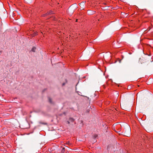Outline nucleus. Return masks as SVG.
<instances>
[{"label":"nucleus","instance_id":"nucleus-1","mask_svg":"<svg viewBox=\"0 0 153 153\" xmlns=\"http://www.w3.org/2000/svg\"><path fill=\"white\" fill-rule=\"evenodd\" d=\"M139 61L141 64H143V66L144 67L147 66L150 63L152 62V61L150 60V59L143 57L140 58Z\"/></svg>","mask_w":153,"mask_h":153},{"label":"nucleus","instance_id":"nucleus-2","mask_svg":"<svg viewBox=\"0 0 153 153\" xmlns=\"http://www.w3.org/2000/svg\"><path fill=\"white\" fill-rule=\"evenodd\" d=\"M125 132L124 133L125 135L127 137H129L130 136L131 132V128L128 126H127L125 128Z\"/></svg>","mask_w":153,"mask_h":153},{"label":"nucleus","instance_id":"nucleus-3","mask_svg":"<svg viewBox=\"0 0 153 153\" xmlns=\"http://www.w3.org/2000/svg\"><path fill=\"white\" fill-rule=\"evenodd\" d=\"M74 121V119L72 118H70L69 119V120L68 121H67V123L68 124H69L70 123V122H73Z\"/></svg>","mask_w":153,"mask_h":153},{"label":"nucleus","instance_id":"nucleus-4","mask_svg":"<svg viewBox=\"0 0 153 153\" xmlns=\"http://www.w3.org/2000/svg\"><path fill=\"white\" fill-rule=\"evenodd\" d=\"M53 14V12L51 11H50L49 12L47 13V15H51Z\"/></svg>","mask_w":153,"mask_h":153},{"label":"nucleus","instance_id":"nucleus-5","mask_svg":"<svg viewBox=\"0 0 153 153\" xmlns=\"http://www.w3.org/2000/svg\"><path fill=\"white\" fill-rule=\"evenodd\" d=\"M36 50V48L35 47H33L32 48L31 51H32L33 52H35Z\"/></svg>","mask_w":153,"mask_h":153},{"label":"nucleus","instance_id":"nucleus-6","mask_svg":"<svg viewBox=\"0 0 153 153\" xmlns=\"http://www.w3.org/2000/svg\"><path fill=\"white\" fill-rule=\"evenodd\" d=\"M48 100H49V101L50 103H53L52 101V100L51 98H49L48 99Z\"/></svg>","mask_w":153,"mask_h":153},{"label":"nucleus","instance_id":"nucleus-7","mask_svg":"<svg viewBox=\"0 0 153 153\" xmlns=\"http://www.w3.org/2000/svg\"><path fill=\"white\" fill-rule=\"evenodd\" d=\"M131 88V87L130 86H128V89H130Z\"/></svg>","mask_w":153,"mask_h":153},{"label":"nucleus","instance_id":"nucleus-8","mask_svg":"<svg viewBox=\"0 0 153 153\" xmlns=\"http://www.w3.org/2000/svg\"><path fill=\"white\" fill-rule=\"evenodd\" d=\"M65 148H63L62 149V151L63 152L65 151Z\"/></svg>","mask_w":153,"mask_h":153},{"label":"nucleus","instance_id":"nucleus-9","mask_svg":"<svg viewBox=\"0 0 153 153\" xmlns=\"http://www.w3.org/2000/svg\"><path fill=\"white\" fill-rule=\"evenodd\" d=\"M121 60H119V63H120L121 62Z\"/></svg>","mask_w":153,"mask_h":153},{"label":"nucleus","instance_id":"nucleus-10","mask_svg":"<svg viewBox=\"0 0 153 153\" xmlns=\"http://www.w3.org/2000/svg\"><path fill=\"white\" fill-rule=\"evenodd\" d=\"M65 85V83H63L62 84V85Z\"/></svg>","mask_w":153,"mask_h":153},{"label":"nucleus","instance_id":"nucleus-11","mask_svg":"<svg viewBox=\"0 0 153 153\" xmlns=\"http://www.w3.org/2000/svg\"><path fill=\"white\" fill-rule=\"evenodd\" d=\"M1 52L0 51V55L1 54Z\"/></svg>","mask_w":153,"mask_h":153},{"label":"nucleus","instance_id":"nucleus-12","mask_svg":"<svg viewBox=\"0 0 153 153\" xmlns=\"http://www.w3.org/2000/svg\"><path fill=\"white\" fill-rule=\"evenodd\" d=\"M53 19L55 20V17H53Z\"/></svg>","mask_w":153,"mask_h":153},{"label":"nucleus","instance_id":"nucleus-13","mask_svg":"<svg viewBox=\"0 0 153 153\" xmlns=\"http://www.w3.org/2000/svg\"><path fill=\"white\" fill-rule=\"evenodd\" d=\"M69 141H68V142L67 143H69Z\"/></svg>","mask_w":153,"mask_h":153},{"label":"nucleus","instance_id":"nucleus-14","mask_svg":"<svg viewBox=\"0 0 153 153\" xmlns=\"http://www.w3.org/2000/svg\"><path fill=\"white\" fill-rule=\"evenodd\" d=\"M42 124H45L46 123H42Z\"/></svg>","mask_w":153,"mask_h":153},{"label":"nucleus","instance_id":"nucleus-15","mask_svg":"<svg viewBox=\"0 0 153 153\" xmlns=\"http://www.w3.org/2000/svg\"><path fill=\"white\" fill-rule=\"evenodd\" d=\"M87 111H88V112L89 111L88 110H87Z\"/></svg>","mask_w":153,"mask_h":153},{"label":"nucleus","instance_id":"nucleus-16","mask_svg":"<svg viewBox=\"0 0 153 153\" xmlns=\"http://www.w3.org/2000/svg\"><path fill=\"white\" fill-rule=\"evenodd\" d=\"M87 111H88V112L89 111L88 110H87Z\"/></svg>","mask_w":153,"mask_h":153}]
</instances>
